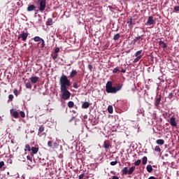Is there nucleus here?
<instances>
[{"mask_svg":"<svg viewBox=\"0 0 179 179\" xmlns=\"http://www.w3.org/2000/svg\"><path fill=\"white\" fill-rule=\"evenodd\" d=\"M122 84H116V87L113 86V81H108L106 85V93H112L113 94L120 92L122 89Z\"/></svg>","mask_w":179,"mask_h":179,"instance_id":"nucleus-1","label":"nucleus"},{"mask_svg":"<svg viewBox=\"0 0 179 179\" xmlns=\"http://www.w3.org/2000/svg\"><path fill=\"white\" fill-rule=\"evenodd\" d=\"M59 82L61 85L60 89L68 87L71 85V80H69V79H68V76L65 75H63L60 77Z\"/></svg>","mask_w":179,"mask_h":179,"instance_id":"nucleus-2","label":"nucleus"},{"mask_svg":"<svg viewBox=\"0 0 179 179\" xmlns=\"http://www.w3.org/2000/svg\"><path fill=\"white\" fill-rule=\"evenodd\" d=\"M62 93V99L63 100H69L71 98V92L68 90V87L60 88Z\"/></svg>","mask_w":179,"mask_h":179,"instance_id":"nucleus-3","label":"nucleus"},{"mask_svg":"<svg viewBox=\"0 0 179 179\" xmlns=\"http://www.w3.org/2000/svg\"><path fill=\"white\" fill-rule=\"evenodd\" d=\"M134 171H135V166L130 167L129 170L128 167H124L122 170V176H127V174L131 176L134 174Z\"/></svg>","mask_w":179,"mask_h":179,"instance_id":"nucleus-4","label":"nucleus"},{"mask_svg":"<svg viewBox=\"0 0 179 179\" xmlns=\"http://www.w3.org/2000/svg\"><path fill=\"white\" fill-rule=\"evenodd\" d=\"M34 41L38 43V45L40 46L41 48H44V46L45 45L44 39L40 38V36H35L34 38Z\"/></svg>","mask_w":179,"mask_h":179,"instance_id":"nucleus-5","label":"nucleus"},{"mask_svg":"<svg viewBox=\"0 0 179 179\" xmlns=\"http://www.w3.org/2000/svg\"><path fill=\"white\" fill-rule=\"evenodd\" d=\"M27 37H29V33L22 31L19 36H18V40H20L22 38V41H26L27 40Z\"/></svg>","mask_w":179,"mask_h":179,"instance_id":"nucleus-6","label":"nucleus"},{"mask_svg":"<svg viewBox=\"0 0 179 179\" xmlns=\"http://www.w3.org/2000/svg\"><path fill=\"white\" fill-rule=\"evenodd\" d=\"M40 3L39 10L43 12L45 9V0H38Z\"/></svg>","mask_w":179,"mask_h":179,"instance_id":"nucleus-7","label":"nucleus"},{"mask_svg":"<svg viewBox=\"0 0 179 179\" xmlns=\"http://www.w3.org/2000/svg\"><path fill=\"white\" fill-rule=\"evenodd\" d=\"M10 113L11 117H13L14 118H19V112H17L15 109H10Z\"/></svg>","mask_w":179,"mask_h":179,"instance_id":"nucleus-8","label":"nucleus"},{"mask_svg":"<svg viewBox=\"0 0 179 179\" xmlns=\"http://www.w3.org/2000/svg\"><path fill=\"white\" fill-rule=\"evenodd\" d=\"M145 24L148 26H152V24H156V21L153 19V17L150 16Z\"/></svg>","mask_w":179,"mask_h":179,"instance_id":"nucleus-9","label":"nucleus"},{"mask_svg":"<svg viewBox=\"0 0 179 179\" xmlns=\"http://www.w3.org/2000/svg\"><path fill=\"white\" fill-rule=\"evenodd\" d=\"M138 40H143V35L136 37L133 41H131V44L135 45Z\"/></svg>","mask_w":179,"mask_h":179,"instance_id":"nucleus-10","label":"nucleus"},{"mask_svg":"<svg viewBox=\"0 0 179 179\" xmlns=\"http://www.w3.org/2000/svg\"><path fill=\"white\" fill-rule=\"evenodd\" d=\"M169 124L171 127H177V122L176 121V117H172L169 120Z\"/></svg>","mask_w":179,"mask_h":179,"instance_id":"nucleus-11","label":"nucleus"},{"mask_svg":"<svg viewBox=\"0 0 179 179\" xmlns=\"http://www.w3.org/2000/svg\"><path fill=\"white\" fill-rule=\"evenodd\" d=\"M103 147L105 149H109V148H111V143L110 142V141H105L103 142Z\"/></svg>","mask_w":179,"mask_h":179,"instance_id":"nucleus-12","label":"nucleus"},{"mask_svg":"<svg viewBox=\"0 0 179 179\" xmlns=\"http://www.w3.org/2000/svg\"><path fill=\"white\" fill-rule=\"evenodd\" d=\"M160 101H162V95H159V97L155 99V107H159V106H160Z\"/></svg>","mask_w":179,"mask_h":179,"instance_id":"nucleus-13","label":"nucleus"},{"mask_svg":"<svg viewBox=\"0 0 179 179\" xmlns=\"http://www.w3.org/2000/svg\"><path fill=\"white\" fill-rule=\"evenodd\" d=\"M30 81L31 83L34 85L36 84L37 82H38V77L37 76H34L30 78Z\"/></svg>","mask_w":179,"mask_h":179,"instance_id":"nucleus-14","label":"nucleus"},{"mask_svg":"<svg viewBox=\"0 0 179 179\" xmlns=\"http://www.w3.org/2000/svg\"><path fill=\"white\" fill-rule=\"evenodd\" d=\"M159 45H161L162 47V48H167V44H166V43H164V41H159L158 42Z\"/></svg>","mask_w":179,"mask_h":179,"instance_id":"nucleus-15","label":"nucleus"},{"mask_svg":"<svg viewBox=\"0 0 179 179\" xmlns=\"http://www.w3.org/2000/svg\"><path fill=\"white\" fill-rule=\"evenodd\" d=\"M88 107H90V103L88 101H85L82 105V108H87Z\"/></svg>","mask_w":179,"mask_h":179,"instance_id":"nucleus-16","label":"nucleus"},{"mask_svg":"<svg viewBox=\"0 0 179 179\" xmlns=\"http://www.w3.org/2000/svg\"><path fill=\"white\" fill-rule=\"evenodd\" d=\"M36 9V6L34 5H30L27 7V10L28 12H31Z\"/></svg>","mask_w":179,"mask_h":179,"instance_id":"nucleus-17","label":"nucleus"},{"mask_svg":"<svg viewBox=\"0 0 179 179\" xmlns=\"http://www.w3.org/2000/svg\"><path fill=\"white\" fill-rule=\"evenodd\" d=\"M76 75H78V71H76V70H73L70 73V78H75Z\"/></svg>","mask_w":179,"mask_h":179,"instance_id":"nucleus-18","label":"nucleus"},{"mask_svg":"<svg viewBox=\"0 0 179 179\" xmlns=\"http://www.w3.org/2000/svg\"><path fill=\"white\" fill-rule=\"evenodd\" d=\"M157 145H159L160 146H162V145H164V140L163 139H158L156 141Z\"/></svg>","mask_w":179,"mask_h":179,"instance_id":"nucleus-19","label":"nucleus"},{"mask_svg":"<svg viewBox=\"0 0 179 179\" xmlns=\"http://www.w3.org/2000/svg\"><path fill=\"white\" fill-rule=\"evenodd\" d=\"M31 150L33 155H36V153H37V152H38V148H36V147H31Z\"/></svg>","mask_w":179,"mask_h":179,"instance_id":"nucleus-20","label":"nucleus"},{"mask_svg":"<svg viewBox=\"0 0 179 179\" xmlns=\"http://www.w3.org/2000/svg\"><path fill=\"white\" fill-rule=\"evenodd\" d=\"M135 57H141V58H142V57H143V55H142V50H138L135 53Z\"/></svg>","mask_w":179,"mask_h":179,"instance_id":"nucleus-21","label":"nucleus"},{"mask_svg":"<svg viewBox=\"0 0 179 179\" xmlns=\"http://www.w3.org/2000/svg\"><path fill=\"white\" fill-rule=\"evenodd\" d=\"M147 171L148 173H152V171H153V168L152 167V165L149 164L147 166Z\"/></svg>","mask_w":179,"mask_h":179,"instance_id":"nucleus-22","label":"nucleus"},{"mask_svg":"<svg viewBox=\"0 0 179 179\" xmlns=\"http://www.w3.org/2000/svg\"><path fill=\"white\" fill-rule=\"evenodd\" d=\"M120 72H121V71L120 70V67L119 66L115 68L113 70V73H120Z\"/></svg>","mask_w":179,"mask_h":179,"instance_id":"nucleus-23","label":"nucleus"},{"mask_svg":"<svg viewBox=\"0 0 179 179\" xmlns=\"http://www.w3.org/2000/svg\"><path fill=\"white\" fill-rule=\"evenodd\" d=\"M73 106H75V103H73V101H70L68 102L69 108H73Z\"/></svg>","mask_w":179,"mask_h":179,"instance_id":"nucleus-24","label":"nucleus"},{"mask_svg":"<svg viewBox=\"0 0 179 179\" xmlns=\"http://www.w3.org/2000/svg\"><path fill=\"white\" fill-rule=\"evenodd\" d=\"M52 24H54V21H52V19H48V26H52Z\"/></svg>","mask_w":179,"mask_h":179,"instance_id":"nucleus-25","label":"nucleus"},{"mask_svg":"<svg viewBox=\"0 0 179 179\" xmlns=\"http://www.w3.org/2000/svg\"><path fill=\"white\" fill-rule=\"evenodd\" d=\"M148 163V157H143L142 159V164L143 165L146 164Z\"/></svg>","mask_w":179,"mask_h":179,"instance_id":"nucleus-26","label":"nucleus"},{"mask_svg":"<svg viewBox=\"0 0 179 179\" xmlns=\"http://www.w3.org/2000/svg\"><path fill=\"white\" fill-rule=\"evenodd\" d=\"M155 152H158L159 153H160V152H162V148H160L159 145H156L155 147Z\"/></svg>","mask_w":179,"mask_h":179,"instance_id":"nucleus-27","label":"nucleus"},{"mask_svg":"<svg viewBox=\"0 0 179 179\" xmlns=\"http://www.w3.org/2000/svg\"><path fill=\"white\" fill-rule=\"evenodd\" d=\"M108 112L109 114H113V106L110 105L108 106Z\"/></svg>","mask_w":179,"mask_h":179,"instance_id":"nucleus-28","label":"nucleus"},{"mask_svg":"<svg viewBox=\"0 0 179 179\" xmlns=\"http://www.w3.org/2000/svg\"><path fill=\"white\" fill-rule=\"evenodd\" d=\"M113 40L115 41H117V40H120V34H116L114 36H113Z\"/></svg>","mask_w":179,"mask_h":179,"instance_id":"nucleus-29","label":"nucleus"},{"mask_svg":"<svg viewBox=\"0 0 179 179\" xmlns=\"http://www.w3.org/2000/svg\"><path fill=\"white\" fill-rule=\"evenodd\" d=\"M42 132H44V127H40L38 129V135H40V134Z\"/></svg>","mask_w":179,"mask_h":179,"instance_id":"nucleus-30","label":"nucleus"},{"mask_svg":"<svg viewBox=\"0 0 179 179\" xmlns=\"http://www.w3.org/2000/svg\"><path fill=\"white\" fill-rule=\"evenodd\" d=\"M25 148L27 150H28V152H31V148L30 147V145L29 144L25 145Z\"/></svg>","mask_w":179,"mask_h":179,"instance_id":"nucleus-31","label":"nucleus"},{"mask_svg":"<svg viewBox=\"0 0 179 179\" xmlns=\"http://www.w3.org/2000/svg\"><path fill=\"white\" fill-rule=\"evenodd\" d=\"M26 87H27V89H31V87H32L31 83H27Z\"/></svg>","mask_w":179,"mask_h":179,"instance_id":"nucleus-32","label":"nucleus"},{"mask_svg":"<svg viewBox=\"0 0 179 179\" xmlns=\"http://www.w3.org/2000/svg\"><path fill=\"white\" fill-rule=\"evenodd\" d=\"M141 162V159L136 160V161L134 162V166H140Z\"/></svg>","mask_w":179,"mask_h":179,"instance_id":"nucleus-33","label":"nucleus"},{"mask_svg":"<svg viewBox=\"0 0 179 179\" xmlns=\"http://www.w3.org/2000/svg\"><path fill=\"white\" fill-rule=\"evenodd\" d=\"M134 20V18L131 17L129 20L128 21V26H132V22Z\"/></svg>","mask_w":179,"mask_h":179,"instance_id":"nucleus-34","label":"nucleus"},{"mask_svg":"<svg viewBox=\"0 0 179 179\" xmlns=\"http://www.w3.org/2000/svg\"><path fill=\"white\" fill-rule=\"evenodd\" d=\"M173 97H174V94H173V92L169 93L168 96V99H169V100H171Z\"/></svg>","mask_w":179,"mask_h":179,"instance_id":"nucleus-35","label":"nucleus"},{"mask_svg":"<svg viewBox=\"0 0 179 179\" xmlns=\"http://www.w3.org/2000/svg\"><path fill=\"white\" fill-rule=\"evenodd\" d=\"M52 143H54V142H53L52 141H49L48 142V146L49 148H52Z\"/></svg>","mask_w":179,"mask_h":179,"instance_id":"nucleus-36","label":"nucleus"},{"mask_svg":"<svg viewBox=\"0 0 179 179\" xmlns=\"http://www.w3.org/2000/svg\"><path fill=\"white\" fill-rule=\"evenodd\" d=\"M142 57H141V56L139 57H136V59H134V62L136 63V62H139V60L141 59Z\"/></svg>","mask_w":179,"mask_h":179,"instance_id":"nucleus-37","label":"nucleus"},{"mask_svg":"<svg viewBox=\"0 0 179 179\" xmlns=\"http://www.w3.org/2000/svg\"><path fill=\"white\" fill-rule=\"evenodd\" d=\"M20 117H22V118H24V117H26V114L23 111H20Z\"/></svg>","mask_w":179,"mask_h":179,"instance_id":"nucleus-38","label":"nucleus"},{"mask_svg":"<svg viewBox=\"0 0 179 179\" xmlns=\"http://www.w3.org/2000/svg\"><path fill=\"white\" fill-rule=\"evenodd\" d=\"M27 160H29V162H33V157L28 155L27 157Z\"/></svg>","mask_w":179,"mask_h":179,"instance_id":"nucleus-39","label":"nucleus"},{"mask_svg":"<svg viewBox=\"0 0 179 179\" xmlns=\"http://www.w3.org/2000/svg\"><path fill=\"white\" fill-rule=\"evenodd\" d=\"M73 87H74V89H78L79 86L78 85V83H73Z\"/></svg>","mask_w":179,"mask_h":179,"instance_id":"nucleus-40","label":"nucleus"},{"mask_svg":"<svg viewBox=\"0 0 179 179\" xmlns=\"http://www.w3.org/2000/svg\"><path fill=\"white\" fill-rule=\"evenodd\" d=\"M118 162L117 161H113L110 162V166H115V164H117Z\"/></svg>","mask_w":179,"mask_h":179,"instance_id":"nucleus-41","label":"nucleus"},{"mask_svg":"<svg viewBox=\"0 0 179 179\" xmlns=\"http://www.w3.org/2000/svg\"><path fill=\"white\" fill-rule=\"evenodd\" d=\"M5 166V162L3 161L0 162V169Z\"/></svg>","mask_w":179,"mask_h":179,"instance_id":"nucleus-42","label":"nucleus"},{"mask_svg":"<svg viewBox=\"0 0 179 179\" xmlns=\"http://www.w3.org/2000/svg\"><path fill=\"white\" fill-rule=\"evenodd\" d=\"M175 12H179V6H176L173 8Z\"/></svg>","mask_w":179,"mask_h":179,"instance_id":"nucleus-43","label":"nucleus"},{"mask_svg":"<svg viewBox=\"0 0 179 179\" xmlns=\"http://www.w3.org/2000/svg\"><path fill=\"white\" fill-rule=\"evenodd\" d=\"M14 94H15V96H16V97H17V95L19 94L17 89H15L14 90Z\"/></svg>","mask_w":179,"mask_h":179,"instance_id":"nucleus-44","label":"nucleus"},{"mask_svg":"<svg viewBox=\"0 0 179 179\" xmlns=\"http://www.w3.org/2000/svg\"><path fill=\"white\" fill-rule=\"evenodd\" d=\"M8 99H9V100H10V101H12L13 100V94H10L8 96Z\"/></svg>","mask_w":179,"mask_h":179,"instance_id":"nucleus-45","label":"nucleus"},{"mask_svg":"<svg viewBox=\"0 0 179 179\" xmlns=\"http://www.w3.org/2000/svg\"><path fill=\"white\" fill-rule=\"evenodd\" d=\"M58 52H59V48H56L55 49V54H58Z\"/></svg>","mask_w":179,"mask_h":179,"instance_id":"nucleus-46","label":"nucleus"},{"mask_svg":"<svg viewBox=\"0 0 179 179\" xmlns=\"http://www.w3.org/2000/svg\"><path fill=\"white\" fill-rule=\"evenodd\" d=\"M121 71L120 72H122V73H125V72H127V69H123L122 67L121 68Z\"/></svg>","mask_w":179,"mask_h":179,"instance_id":"nucleus-47","label":"nucleus"},{"mask_svg":"<svg viewBox=\"0 0 179 179\" xmlns=\"http://www.w3.org/2000/svg\"><path fill=\"white\" fill-rule=\"evenodd\" d=\"M84 177H85V173H83L78 176V179H83Z\"/></svg>","mask_w":179,"mask_h":179,"instance_id":"nucleus-48","label":"nucleus"},{"mask_svg":"<svg viewBox=\"0 0 179 179\" xmlns=\"http://www.w3.org/2000/svg\"><path fill=\"white\" fill-rule=\"evenodd\" d=\"M52 58H53V59H57V58H58V55H57V54L54 55Z\"/></svg>","mask_w":179,"mask_h":179,"instance_id":"nucleus-49","label":"nucleus"},{"mask_svg":"<svg viewBox=\"0 0 179 179\" xmlns=\"http://www.w3.org/2000/svg\"><path fill=\"white\" fill-rule=\"evenodd\" d=\"M88 68L90 69V71H92V69H93V66L92 64H89Z\"/></svg>","mask_w":179,"mask_h":179,"instance_id":"nucleus-50","label":"nucleus"},{"mask_svg":"<svg viewBox=\"0 0 179 179\" xmlns=\"http://www.w3.org/2000/svg\"><path fill=\"white\" fill-rule=\"evenodd\" d=\"M148 179H157L155 176H150Z\"/></svg>","mask_w":179,"mask_h":179,"instance_id":"nucleus-51","label":"nucleus"},{"mask_svg":"<svg viewBox=\"0 0 179 179\" xmlns=\"http://www.w3.org/2000/svg\"><path fill=\"white\" fill-rule=\"evenodd\" d=\"M73 118H75V117H73V118L71 119V121L73 120Z\"/></svg>","mask_w":179,"mask_h":179,"instance_id":"nucleus-52","label":"nucleus"},{"mask_svg":"<svg viewBox=\"0 0 179 179\" xmlns=\"http://www.w3.org/2000/svg\"><path fill=\"white\" fill-rule=\"evenodd\" d=\"M54 145H57V143H54Z\"/></svg>","mask_w":179,"mask_h":179,"instance_id":"nucleus-53","label":"nucleus"},{"mask_svg":"<svg viewBox=\"0 0 179 179\" xmlns=\"http://www.w3.org/2000/svg\"><path fill=\"white\" fill-rule=\"evenodd\" d=\"M18 1H20V0H18Z\"/></svg>","mask_w":179,"mask_h":179,"instance_id":"nucleus-54","label":"nucleus"}]
</instances>
